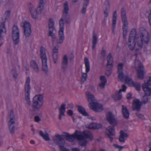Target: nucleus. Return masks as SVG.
I'll return each instance as SVG.
<instances>
[{
	"mask_svg": "<svg viewBox=\"0 0 151 151\" xmlns=\"http://www.w3.org/2000/svg\"><path fill=\"white\" fill-rule=\"evenodd\" d=\"M63 8L62 17L59 21L60 30L58 33L59 40L58 43L59 44H62L65 39L64 34V21L65 23L68 24H70V16L69 14V9L68 1H66L64 4Z\"/></svg>",
	"mask_w": 151,
	"mask_h": 151,
	"instance_id": "nucleus-1",
	"label": "nucleus"
},
{
	"mask_svg": "<svg viewBox=\"0 0 151 151\" xmlns=\"http://www.w3.org/2000/svg\"><path fill=\"white\" fill-rule=\"evenodd\" d=\"M86 94L89 103V107L96 112H101L103 110V106L101 105H99V103L96 102V100L94 95L92 94L90 92L87 91L86 92Z\"/></svg>",
	"mask_w": 151,
	"mask_h": 151,
	"instance_id": "nucleus-2",
	"label": "nucleus"
},
{
	"mask_svg": "<svg viewBox=\"0 0 151 151\" xmlns=\"http://www.w3.org/2000/svg\"><path fill=\"white\" fill-rule=\"evenodd\" d=\"M121 15L122 17V21L123 24V36L124 37L123 42L124 43L126 42L127 39L126 37L128 32V22L126 16V12L125 9L123 7L121 9Z\"/></svg>",
	"mask_w": 151,
	"mask_h": 151,
	"instance_id": "nucleus-3",
	"label": "nucleus"
},
{
	"mask_svg": "<svg viewBox=\"0 0 151 151\" xmlns=\"http://www.w3.org/2000/svg\"><path fill=\"white\" fill-rule=\"evenodd\" d=\"M32 111H38L43 104V97L41 95H36L32 100Z\"/></svg>",
	"mask_w": 151,
	"mask_h": 151,
	"instance_id": "nucleus-4",
	"label": "nucleus"
},
{
	"mask_svg": "<svg viewBox=\"0 0 151 151\" xmlns=\"http://www.w3.org/2000/svg\"><path fill=\"white\" fill-rule=\"evenodd\" d=\"M30 78L29 77H28L26 79V81L25 84V98L26 100L27 103L28 105H30L31 104V101H30V93L31 86H30Z\"/></svg>",
	"mask_w": 151,
	"mask_h": 151,
	"instance_id": "nucleus-5",
	"label": "nucleus"
},
{
	"mask_svg": "<svg viewBox=\"0 0 151 151\" xmlns=\"http://www.w3.org/2000/svg\"><path fill=\"white\" fill-rule=\"evenodd\" d=\"M125 83H127L129 86L135 87L136 90L140 91L141 85L140 83L137 82H134L132 78L128 76L125 77Z\"/></svg>",
	"mask_w": 151,
	"mask_h": 151,
	"instance_id": "nucleus-6",
	"label": "nucleus"
},
{
	"mask_svg": "<svg viewBox=\"0 0 151 151\" xmlns=\"http://www.w3.org/2000/svg\"><path fill=\"white\" fill-rule=\"evenodd\" d=\"M63 135L55 134L53 137V140L54 142L59 146V148L64 146L65 143V141L63 137Z\"/></svg>",
	"mask_w": 151,
	"mask_h": 151,
	"instance_id": "nucleus-7",
	"label": "nucleus"
},
{
	"mask_svg": "<svg viewBox=\"0 0 151 151\" xmlns=\"http://www.w3.org/2000/svg\"><path fill=\"white\" fill-rule=\"evenodd\" d=\"M84 63L86 67V73H83L82 75L81 80L83 82L85 81L86 80L88 73L90 70V62L88 58L85 57L84 58Z\"/></svg>",
	"mask_w": 151,
	"mask_h": 151,
	"instance_id": "nucleus-8",
	"label": "nucleus"
},
{
	"mask_svg": "<svg viewBox=\"0 0 151 151\" xmlns=\"http://www.w3.org/2000/svg\"><path fill=\"white\" fill-rule=\"evenodd\" d=\"M54 23L53 20L52 18H50L49 19L48 26L49 29V36L52 37V41L53 42L55 41V39L56 37L55 34L53 32L54 29Z\"/></svg>",
	"mask_w": 151,
	"mask_h": 151,
	"instance_id": "nucleus-9",
	"label": "nucleus"
},
{
	"mask_svg": "<svg viewBox=\"0 0 151 151\" xmlns=\"http://www.w3.org/2000/svg\"><path fill=\"white\" fill-rule=\"evenodd\" d=\"M142 104V102L140 101L139 99H134L133 100L132 103V110L134 111H136L137 112L140 111Z\"/></svg>",
	"mask_w": 151,
	"mask_h": 151,
	"instance_id": "nucleus-10",
	"label": "nucleus"
},
{
	"mask_svg": "<svg viewBox=\"0 0 151 151\" xmlns=\"http://www.w3.org/2000/svg\"><path fill=\"white\" fill-rule=\"evenodd\" d=\"M124 63H119L117 67V73L118 74V78L121 80H124L125 81V77L127 75L124 76L123 71Z\"/></svg>",
	"mask_w": 151,
	"mask_h": 151,
	"instance_id": "nucleus-11",
	"label": "nucleus"
},
{
	"mask_svg": "<svg viewBox=\"0 0 151 151\" xmlns=\"http://www.w3.org/2000/svg\"><path fill=\"white\" fill-rule=\"evenodd\" d=\"M106 118L107 121L111 124L113 125H117V121L112 112L109 111L107 113Z\"/></svg>",
	"mask_w": 151,
	"mask_h": 151,
	"instance_id": "nucleus-12",
	"label": "nucleus"
},
{
	"mask_svg": "<svg viewBox=\"0 0 151 151\" xmlns=\"http://www.w3.org/2000/svg\"><path fill=\"white\" fill-rule=\"evenodd\" d=\"M138 68L139 69L137 70V78L140 79H143L144 77L145 71L144 66L142 63H140Z\"/></svg>",
	"mask_w": 151,
	"mask_h": 151,
	"instance_id": "nucleus-13",
	"label": "nucleus"
},
{
	"mask_svg": "<svg viewBox=\"0 0 151 151\" xmlns=\"http://www.w3.org/2000/svg\"><path fill=\"white\" fill-rule=\"evenodd\" d=\"M141 36L144 42L147 44H148L150 41V37L148 32L146 30H144L141 32Z\"/></svg>",
	"mask_w": 151,
	"mask_h": 151,
	"instance_id": "nucleus-14",
	"label": "nucleus"
},
{
	"mask_svg": "<svg viewBox=\"0 0 151 151\" xmlns=\"http://www.w3.org/2000/svg\"><path fill=\"white\" fill-rule=\"evenodd\" d=\"M63 136L64 138L68 141L73 142L75 139V133L71 135L66 132H63Z\"/></svg>",
	"mask_w": 151,
	"mask_h": 151,
	"instance_id": "nucleus-15",
	"label": "nucleus"
},
{
	"mask_svg": "<svg viewBox=\"0 0 151 151\" xmlns=\"http://www.w3.org/2000/svg\"><path fill=\"white\" fill-rule=\"evenodd\" d=\"M6 31L4 22H2L0 24V47L1 46L3 43V40L1 36V34L2 32H5Z\"/></svg>",
	"mask_w": 151,
	"mask_h": 151,
	"instance_id": "nucleus-16",
	"label": "nucleus"
},
{
	"mask_svg": "<svg viewBox=\"0 0 151 151\" xmlns=\"http://www.w3.org/2000/svg\"><path fill=\"white\" fill-rule=\"evenodd\" d=\"M107 63L106 65V68H109V66L111 67V68L113 67V59L112 55L111 53H109L107 57Z\"/></svg>",
	"mask_w": 151,
	"mask_h": 151,
	"instance_id": "nucleus-17",
	"label": "nucleus"
},
{
	"mask_svg": "<svg viewBox=\"0 0 151 151\" xmlns=\"http://www.w3.org/2000/svg\"><path fill=\"white\" fill-rule=\"evenodd\" d=\"M68 63V60L67 56L66 55H64L63 58L61 68L63 70V72H65L67 68V66Z\"/></svg>",
	"mask_w": 151,
	"mask_h": 151,
	"instance_id": "nucleus-18",
	"label": "nucleus"
},
{
	"mask_svg": "<svg viewBox=\"0 0 151 151\" xmlns=\"http://www.w3.org/2000/svg\"><path fill=\"white\" fill-rule=\"evenodd\" d=\"M136 39H128V42L127 43L128 47L131 50H133L135 48L136 44Z\"/></svg>",
	"mask_w": 151,
	"mask_h": 151,
	"instance_id": "nucleus-19",
	"label": "nucleus"
},
{
	"mask_svg": "<svg viewBox=\"0 0 151 151\" xmlns=\"http://www.w3.org/2000/svg\"><path fill=\"white\" fill-rule=\"evenodd\" d=\"M117 12L116 11H115L113 13L112 16V32L114 34L115 28L116 27V21Z\"/></svg>",
	"mask_w": 151,
	"mask_h": 151,
	"instance_id": "nucleus-20",
	"label": "nucleus"
},
{
	"mask_svg": "<svg viewBox=\"0 0 151 151\" xmlns=\"http://www.w3.org/2000/svg\"><path fill=\"white\" fill-rule=\"evenodd\" d=\"M66 104H62L61 106L59 109V119L60 120L62 119V116H65V112L66 109L65 106Z\"/></svg>",
	"mask_w": 151,
	"mask_h": 151,
	"instance_id": "nucleus-21",
	"label": "nucleus"
},
{
	"mask_svg": "<svg viewBox=\"0 0 151 151\" xmlns=\"http://www.w3.org/2000/svg\"><path fill=\"white\" fill-rule=\"evenodd\" d=\"M58 47L56 46L53 49V58L54 62L56 64L58 60Z\"/></svg>",
	"mask_w": 151,
	"mask_h": 151,
	"instance_id": "nucleus-22",
	"label": "nucleus"
},
{
	"mask_svg": "<svg viewBox=\"0 0 151 151\" xmlns=\"http://www.w3.org/2000/svg\"><path fill=\"white\" fill-rule=\"evenodd\" d=\"M111 125L112 126H109L106 128V130L109 132V133L107 134V135H110L112 136H114L115 135L114 126L116 125Z\"/></svg>",
	"mask_w": 151,
	"mask_h": 151,
	"instance_id": "nucleus-23",
	"label": "nucleus"
},
{
	"mask_svg": "<svg viewBox=\"0 0 151 151\" xmlns=\"http://www.w3.org/2000/svg\"><path fill=\"white\" fill-rule=\"evenodd\" d=\"M122 112L124 117L126 119H128L129 116V113L128 110L126 106L122 105Z\"/></svg>",
	"mask_w": 151,
	"mask_h": 151,
	"instance_id": "nucleus-24",
	"label": "nucleus"
},
{
	"mask_svg": "<svg viewBox=\"0 0 151 151\" xmlns=\"http://www.w3.org/2000/svg\"><path fill=\"white\" fill-rule=\"evenodd\" d=\"M30 65L31 67L33 70L36 73H38L39 71V68L35 61L33 60L30 62Z\"/></svg>",
	"mask_w": 151,
	"mask_h": 151,
	"instance_id": "nucleus-25",
	"label": "nucleus"
},
{
	"mask_svg": "<svg viewBox=\"0 0 151 151\" xmlns=\"http://www.w3.org/2000/svg\"><path fill=\"white\" fill-rule=\"evenodd\" d=\"M78 112L85 116H88V113L86 112L85 109L82 106L78 105Z\"/></svg>",
	"mask_w": 151,
	"mask_h": 151,
	"instance_id": "nucleus-26",
	"label": "nucleus"
},
{
	"mask_svg": "<svg viewBox=\"0 0 151 151\" xmlns=\"http://www.w3.org/2000/svg\"><path fill=\"white\" fill-rule=\"evenodd\" d=\"M92 39L93 40L92 49L93 50L96 48V45L98 39L94 31H93V33Z\"/></svg>",
	"mask_w": 151,
	"mask_h": 151,
	"instance_id": "nucleus-27",
	"label": "nucleus"
},
{
	"mask_svg": "<svg viewBox=\"0 0 151 151\" xmlns=\"http://www.w3.org/2000/svg\"><path fill=\"white\" fill-rule=\"evenodd\" d=\"M12 37L14 43L15 45H17L19 41V34L12 32Z\"/></svg>",
	"mask_w": 151,
	"mask_h": 151,
	"instance_id": "nucleus-28",
	"label": "nucleus"
},
{
	"mask_svg": "<svg viewBox=\"0 0 151 151\" xmlns=\"http://www.w3.org/2000/svg\"><path fill=\"white\" fill-rule=\"evenodd\" d=\"M47 58L42 59V70L46 73L48 71V68L47 63Z\"/></svg>",
	"mask_w": 151,
	"mask_h": 151,
	"instance_id": "nucleus-29",
	"label": "nucleus"
},
{
	"mask_svg": "<svg viewBox=\"0 0 151 151\" xmlns=\"http://www.w3.org/2000/svg\"><path fill=\"white\" fill-rule=\"evenodd\" d=\"M75 139L76 138L79 141L84 139L83 135L81 132L76 130L75 132Z\"/></svg>",
	"mask_w": 151,
	"mask_h": 151,
	"instance_id": "nucleus-30",
	"label": "nucleus"
},
{
	"mask_svg": "<svg viewBox=\"0 0 151 151\" xmlns=\"http://www.w3.org/2000/svg\"><path fill=\"white\" fill-rule=\"evenodd\" d=\"M84 138L89 139L90 140H91L93 139V136L92 134L89 132H87L85 130L83 132Z\"/></svg>",
	"mask_w": 151,
	"mask_h": 151,
	"instance_id": "nucleus-31",
	"label": "nucleus"
},
{
	"mask_svg": "<svg viewBox=\"0 0 151 151\" xmlns=\"http://www.w3.org/2000/svg\"><path fill=\"white\" fill-rule=\"evenodd\" d=\"M40 135L46 141H47L50 140L49 137V134L47 133L44 134L42 131H40L39 132Z\"/></svg>",
	"mask_w": 151,
	"mask_h": 151,
	"instance_id": "nucleus-32",
	"label": "nucleus"
},
{
	"mask_svg": "<svg viewBox=\"0 0 151 151\" xmlns=\"http://www.w3.org/2000/svg\"><path fill=\"white\" fill-rule=\"evenodd\" d=\"M89 0H84L83 3V8L81 10V12L83 14H85L86 13V9L87 6L88 4Z\"/></svg>",
	"mask_w": 151,
	"mask_h": 151,
	"instance_id": "nucleus-33",
	"label": "nucleus"
},
{
	"mask_svg": "<svg viewBox=\"0 0 151 151\" xmlns=\"http://www.w3.org/2000/svg\"><path fill=\"white\" fill-rule=\"evenodd\" d=\"M20 25L24 27V29H31V25L29 22L26 21L25 22H22L21 23Z\"/></svg>",
	"mask_w": 151,
	"mask_h": 151,
	"instance_id": "nucleus-34",
	"label": "nucleus"
},
{
	"mask_svg": "<svg viewBox=\"0 0 151 151\" xmlns=\"http://www.w3.org/2000/svg\"><path fill=\"white\" fill-rule=\"evenodd\" d=\"M9 116L10 120L8 122L11 123V124H14L15 123L14 120L15 117L13 110H10L9 113Z\"/></svg>",
	"mask_w": 151,
	"mask_h": 151,
	"instance_id": "nucleus-35",
	"label": "nucleus"
},
{
	"mask_svg": "<svg viewBox=\"0 0 151 151\" xmlns=\"http://www.w3.org/2000/svg\"><path fill=\"white\" fill-rule=\"evenodd\" d=\"M122 97V93H120L119 91L115 93V95L112 96V98L116 101H118L120 100Z\"/></svg>",
	"mask_w": 151,
	"mask_h": 151,
	"instance_id": "nucleus-36",
	"label": "nucleus"
},
{
	"mask_svg": "<svg viewBox=\"0 0 151 151\" xmlns=\"http://www.w3.org/2000/svg\"><path fill=\"white\" fill-rule=\"evenodd\" d=\"M136 31L135 29H132L130 33L129 38L136 39Z\"/></svg>",
	"mask_w": 151,
	"mask_h": 151,
	"instance_id": "nucleus-37",
	"label": "nucleus"
},
{
	"mask_svg": "<svg viewBox=\"0 0 151 151\" xmlns=\"http://www.w3.org/2000/svg\"><path fill=\"white\" fill-rule=\"evenodd\" d=\"M136 42H137L138 45L140 48H142L143 46V42L142 37H138L136 40Z\"/></svg>",
	"mask_w": 151,
	"mask_h": 151,
	"instance_id": "nucleus-38",
	"label": "nucleus"
},
{
	"mask_svg": "<svg viewBox=\"0 0 151 151\" xmlns=\"http://www.w3.org/2000/svg\"><path fill=\"white\" fill-rule=\"evenodd\" d=\"M40 55L41 59L47 58L45 52L44 51V49L42 47L40 49Z\"/></svg>",
	"mask_w": 151,
	"mask_h": 151,
	"instance_id": "nucleus-39",
	"label": "nucleus"
},
{
	"mask_svg": "<svg viewBox=\"0 0 151 151\" xmlns=\"http://www.w3.org/2000/svg\"><path fill=\"white\" fill-rule=\"evenodd\" d=\"M9 125V128L10 131V132L12 134H13L15 132V127L14 125H12V124L11 123L8 122Z\"/></svg>",
	"mask_w": 151,
	"mask_h": 151,
	"instance_id": "nucleus-40",
	"label": "nucleus"
},
{
	"mask_svg": "<svg viewBox=\"0 0 151 151\" xmlns=\"http://www.w3.org/2000/svg\"><path fill=\"white\" fill-rule=\"evenodd\" d=\"M31 32V29H24V33L26 37H29L30 36Z\"/></svg>",
	"mask_w": 151,
	"mask_h": 151,
	"instance_id": "nucleus-41",
	"label": "nucleus"
},
{
	"mask_svg": "<svg viewBox=\"0 0 151 151\" xmlns=\"http://www.w3.org/2000/svg\"><path fill=\"white\" fill-rule=\"evenodd\" d=\"M107 4L106 5L105 9L104 11V13L105 12L106 13L109 14V11L110 10V5L109 1L107 0Z\"/></svg>",
	"mask_w": 151,
	"mask_h": 151,
	"instance_id": "nucleus-42",
	"label": "nucleus"
},
{
	"mask_svg": "<svg viewBox=\"0 0 151 151\" xmlns=\"http://www.w3.org/2000/svg\"><path fill=\"white\" fill-rule=\"evenodd\" d=\"M30 13L33 18L35 19H37L38 18V15L39 14H37V12L35 11V10H34V12H33L32 10H31Z\"/></svg>",
	"mask_w": 151,
	"mask_h": 151,
	"instance_id": "nucleus-43",
	"label": "nucleus"
},
{
	"mask_svg": "<svg viewBox=\"0 0 151 151\" xmlns=\"http://www.w3.org/2000/svg\"><path fill=\"white\" fill-rule=\"evenodd\" d=\"M149 99V98L148 96L146 95H144L142 96L141 99V100L142 103L144 104H145L147 102Z\"/></svg>",
	"mask_w": 151,
	"mask_h": 151,
	"instance_id": "nucleus-44",
	"label": "nucleus"
},
{
	"mask_svg": "<svg viewBox=\"0 0 151 151\" xmlns=\"http://www.w3.org/2000/svg\"><path fill=\"white\" fill-rule=\"evenodd\" d=\"M12 32L17 34H19V31L17 26L14 25L13 26Z\"/></svg>",
	"mask_w": 151,
	"mask_h": 151,
	"instance_id": "nucleus-45",
	"label": "nucleus"
},
{
	"mask_svg": "<svg viewBox=\"0 0 151 151\" xmlns=\"http://www.w3.org/2000/svg\"><path fill=\"white\" fill-rule=\"evenodd\" d=\"M113 68H111V67L109 66V68H107V69L105 71V74L107 76H109L111 74L112 71V69Z\"/></svg>",
	"mask_w": 151,
	"mask_h": 151,
	"instance_id": "nucleus-46",
	"label": "nucleus"
},
{
	"mask_svg": "<svg viewBox=\"0 0 151 151\" xmlns=\"http://www.w3.org/2000/svg\"><path fill=\"white\" fill-rule=\"evenodd\" d=\"M79 145L81 146H85L87 143V141L86 139H85L79 141Z\"/></svg>",
	"mask_w": 151,
	"mask_h": 151,
	"instance_id": "nucleus-47",
	"label": "nucleus"
},
{
	"mask_svg": "<svg viewBox=\"0 0 151 151\" xmlns=\"http://www.w3.org/2000/svg\"><path fill=\"white\" fill-rule=\"evenodd\" d=\"M43 9V7H42L41 6H39L37 8V9L35 10V11L37 12V14H40L41 13Z\"/></svg>",
	"mask_w": 151,
	"mask_h": 151,
	"instance_id": "nucleus-48",
	"label": "nucleus"
},
{
	"mask_svg": "<svg viewBox=\"0 0 151 151\" xmlns=\"http://www.w3.org/2000/svg\"><path fill=\"white\" fill-rule=\"evenodd\" d=\"M144 92L146 94L145 95L147 96H151V88H147V89L145 90Z\"/></svg>",
	"mask_w": 151,
	"mask_h": 151,
	"instance_id": "nucleus-49",
	"label": "nucleus"
},
{
	"mask_svg": "<svg viewBox=\"0 0 151 151\" xmlns=\"http://www.w3.org/2000/svg\"><path fill=\"white\" fill-rule=\"evenodd\" d=\"M10 11H7L4 14V19L7 20L8 19L10 16Z\"/></svg>",
	"mask_w": 151,
	"mask_h": 151,
	"instance_id": "nucleus-50",
	"label": "nucleus"
},
{
	"mask_svg": "<svg viewBox=\"0 0 151 151\" xmlns=\"http://www.w3.org/2000/svg\"><path fill=\"white\" fill-rule=\"evenodd\" d=\"M102 125L101 124L95 123L94 129H99L102 128Z\"/></svg>",
	"mask_w": 151,
	"mask_h": 151,
	"instance_id": "nucleus-51",
	"label": "nucleus"
},
{
	"mask_svg": "<svg viewBox=\"0 0 151 151\" xmlns=\"http://www.w3.org/2000/svg\"><path fill=\"white\" fill-rule=\"evenodd\" d=\"M106 51L104 49V47L102 48V50L101 52V54L103 57H104L106 56Z\"/></svg>",
	"mask_w": 151,
	"mask_h": 151,
	"instance_id": "nucleus-52",
	"label": "nucleus"
},
{
	"mask_svg": "<svg viewBox=\"0 0 151 151\" xmlns=\"http://www.w3.org/2000/svg\"><path fill=\"white\" fill-rule=\"evenodd\" d=\"M95 123H92L87 126L86 127L89 129H94Z\"/></svg>",
	"mask_w": 151,
	"mask_h": 151,
	"instance_id": "nucleus-53",
	"label": "nucleus"
},
{
	"mask_svg": "<svg viewBox=\"0 0 151 151\" xmlns=\"http://www.w3.org/2000/svg\"><path fill=\"white\" fill-rule=\"evenodd\" d=\"M113 145L116 148L119 149V151H120L124 147L123 146H120L115 144H113Z\"/></svg>",
	"mask_w": 151,
	"mask_h": 151,
	"instance_id": "nucleus-54",
	"label": "nucleus"
},
{
	"mask_svg": "<svg viewBox=\"0 0 151 151\" xmlns=\"http://www.w3.org/2000/svg\"><path fill=\"white\" fill-rule=\"evenodd\" d=\"M122 87V89H120L119 91L120 93H122V91L125 92L127 88V86L125 85H123Z\"/></svg>",
	"mask_w": 151,
	"mask_h": 151,
	"instance_id": "nucleus-55",
	"label": "nucleus"
},
{
	"mask_svg": "<svg viewBox=\"0 0 151 151\" xmlns=\"http://www.w3.org/2000/svg\"><path fill=\"white\" fill-rule=\"evenodd\" d=\"M100 79L102 82L106 83L107 82V79L104 76H101Z\"/></svg>",
	"mask_w": 151,
	"mask_h": 151,
	"instance_id": "nucleus-56",
	"label": "nucleus"
},
{
	"mask_svg": "<svg viewBox=\"0 0 151 151\" xmlns=\"http://www.w3.org/2000/svg\"><path fill=\"white\" fill-rule=\"evenodd\" d=\"M120 135L121 136L123 135L124 138L128 137L129 136L127 133H125L123 130H121L120 131Z\"/></svg>",
	"mask_w": 151,
	"mask_h": 151,
	"instance_id": "nucleus-57",
	"label": "nucleus"
},
{
	"mask_svg": "<svg viewBox=\"0 0 151 151\" xmlns=\"http://www.w3.org/2000/svg\"><path fill=\"white\" fill-rule=\"evenodd\" d=\"M60 151H70V150L64 146L59 148Z\"/></svg>",
	"mask_w": 151,
	"mask_h": 151,
	"instance_id": "nucleus-58",
	"label": "nucleus"
},
{
	"mask_svg": "<svg viewBox=\"0 0 151 151\" xmlns=\"http://www.w3.org/2000/svg\"><path fill=\"white\" fill-rule=\"evenodd\" d=\"M150 76H149V79L148 80L147 83V85L149 86H151V74H150Z\"/></svg>",
	"mask_w": 151,
	"mask_h": 151,
	"instance_id": "nucleus-59",
	"label": "nucleus"
},
{
	"mask_svg": "<svg viewBox=\"0 0 151 151\" xmlns=\"http://www.w3.org/2000/svg\"><path fill=\"white\" fill-rule=\"evenodd\" d=\"M123 136H121V135L119 136V141L120 142H125L124 138L123 137Z\"/></svg>",
	"mask_w": 151,
	"mask_h": 151,
	"instance_id": "nucleus-60",
	"label": "nucleus"
},
{
	"mask_svg": "<svg viewBox=\"0 0 151 151\" xmlns=\"http://www.w3.org/2000/svg\"><path fill=\"white\" fill-rule=\"evenodd\" d=\"M29 4H30V5L29 6V11L30 12V10H32L33 12H34V10H35L34 9V6L33 5H32V4L30 3H29Z\"/></svg>",
	"mask_w": 151,
	"mask_h": 151,
	"instance_id": "nucleus-61",
	"label": "nucleus"
},
{
	"mask_svg": "<svg viewBox=\"0 0 151 151\" xmlns=\"http://www.w3.org/2000/svg\"><path fill=\"white\" fill-rule=\"evenodd\" d=\"M148 86H149L147 85V83H146V84H143L142 85V87L144 91L145 90L147 89V88H149V87Z\"/></svg>",
	"mask_w": 151,
	"mask_h": 151,
	"instance_id": "nucleus-62",
	"label": "nucleus"
},
{
	"mask_svg": "<svg viewBox=\"0 0 151 151\" xmlns=\"http://www.w3.org/2000/svg\"><path fill=\"white\" fill-rule=\"evenodd\" d=\"M106 83L101 82L99 84V86L100 88H104Z\"/></svg>",
	"mask_w": 151,
	"mask_h": 151,
	"instance_id": "nucleus-63",
	"label": "nucleus"
},
{
	"mask_svg": "<svg viewBox=\"0 0 151 151\" xmlns=\"http://www.w3.org/2000/svg\"><path fill=\"white\" fill-rule=\"evenodd\" d=\"M67 114L68 115L71 116L73 114V112L72 110L70 109L68 110V111L67 112Z\"/></svg>",
	"mask_w": 151,
	"mask_h": 151,
	"instance_id": "nucleus-64",
	"label": "nucleus"
}]
</instances>
